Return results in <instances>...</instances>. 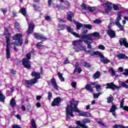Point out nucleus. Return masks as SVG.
<instances>
[{"mask_svg":"<svg viewBox=\"0 0 128 128\" xmlns=\"http://www.w3.org/2000/svg\"><path fill=\"white\" fill-rule=\"evenodd\" d=\"M70 104L71 109L72 110L73 112H78L79 116H86V118H90V116H92L90 113L82 112V111L79 110L78 109V101H76L74 99H73L70 102Z\"/></svg>","mask_w":128,"mask_h":128,"instance_id":"1","label":"nucleus"},{"mask_svg":"<svg viewBox=\"0 0 128 128\" xmlns=\"http://www.w3.org/2000/svg\"><path fill=\"white\" fill-rule=\"evenodd\" d=\"M32 76H34V78L31 80L30 81L26 80L25 84L27 88H30L32 84H34L36 82H38V80L40 78V74L39 72L34 71L32 74Z\"/></svg>","mask_w":128,"mask_h":128,"instance_id":"2","label":"nucleus"},{"mask_svg":"<svg viewBox=\"0 0 128 128\" xmlns=\"http://www.w3.org/2000/svg\"><path fill=\"white\" fill-rule=\"evenodd\" d=\"M4 36L6 38V56L7 58H10V38L12 36L8 33V31H5Z\"/></svg>","mask_w":128,"mask_h":128,"instance_id":"3","label":"nucleus"},{"mask_svg":"<svg viewBox=\"0 0 128 128\" xmlns=\"http://www.w3.org/2000/svg\"><path fill=\"white\" fill-rule=\"evenodd\" d=\"M67 30L68 32H70L75 38H82L83 42L84 40H88V36H88V34H86V32H88V30H86L82 32V33L80 34V36L78 33H76V32H74V30L72 28H70V26H68L67 27Z\"/></svg>","mask_w":128,"mask_h":128,"instance_id":"4","label":"nucleus"},{"mask_svg":"<svg viewBox=\"0 0 128 128\" xmlns=\"http://www.w3.org/2000/svg\"><path fill=\"white\" fill-rule=\"evenodd\" d=\"M86 36L88 39L84 40L83 42H84L85 44H88V48H92V45H90V44H92L94 42V40H92V36L98 37L100 36V33L98 32H94V33L88 34Z\"/></svg>","mask_w":128,"mask_h":128,"instance_id":"5","label":"nucleus"},{"mask_svg":"<svg viewBox=\"0 0 128 128\" xmlns=\"http://www.w3.org/2000/svg\"><path fill=\"white\" fill-rule=\"evenodd\" d=\"M22 35L20 34H15L13 36V40H16V42H12L11 43V44H13L14 46V50L16 52L18 50V49L16 48V46H22Z\"/></svg>","mask_w":128,"mask_h":128,"instance_id":"6","label":"nucleus"},{"mask_svg":"<svg viewBox=\"0 0 128 128\" xmlns=\"http://www.w3.org/2000/svg\"><path fill=\"white\" fill-rule=\"evenodd\" d=\"M82 44V40H76L72 42V44L74 46V50L76 52H80V50H84V52H86V46H80ZM80 46V47H78Z\"/></svg>","mask_w":128,"mask_h":128,"instance_id":"7","label":"nucleus"},{"mask_svg":"<svg viewBox=\"0 0 128 128\" xmlns=\"http://www.w3.org/2000/svg\"><path fill=\"white\" fill-rule=\"evenodd\" d=\"M30 53L29 52L27 54H26V58H24L22 60V64L26 68H30Z\"/></svg>","mask_w":128,"mask_h":128,"instance_id":"8","label":"nucleus"},{"mask_svg":"<svg viewBox=\"0 0 128 128\" xmlns=\"http://www.w3.org/2000/svg\"><path fill=\"white\" fill-rule=\"evenodd\" d=\"M118 17L116 18V20L114 22L115 24L120 28V30L124 31V26H122L120 24V20H122V12H118L117 14Z\"/></svg>","mask_w":128,"mask_h":128,"instance_id":"9","label":"nucleus"},{"mask_svg":"<svg viewBox=\"0 0 128 128\" xmlns=\"http://www.w3.org/2000/svg\"><path fill=\"white\" fill-rule=\"evenodd\" d=\"M102 6L104 8L106 12V13L110 12H111L112 10V4L110 2L104 3L102 4Z\"/></svg>","mask_w":128,"mask_h":128,"instance_id":"10","label":"nucleus"},{"mask_svg":"<svg viewBox=\"0 0 128 128\" xmlns=\"http://www.w3.org/2000/svg\"><path fill=\"white\" fill-rule=\"evenodd\" d=\"M66 120H70V117L68 116H72V118H74V113L72 112V108L70 107V106L68 105V106L66 108Z\"/></svg>","mask_w":128,"mask_h":128,"instance_id":"11","label":"nucleus"},{"mask_svg":"<svg viewBox=\"0 0 128 128\" xmlns=\"http://www.w3.org/2000/svg\"><path fill=\"white\" fill-rule=\"evenodd\" d=\"M74 24L76 26L77 30H80V28H86L88 30H92V26L90 24H84L76 21H74Z\"/></svg>","mask_w":128,"mask_h":128,"instance_id":"12","label":"nucleus"},{"mask_svg":"<svg viewBox=\"0 0 128 128\" xmlns=\"http://www.w3.org/2000/svg\"><path fill=\"white\" fill-rule=\"evenodd\" d=\"M86 53L89 54H90L92 56H100L101 58H104V56L102 55V52L98 51L94 52L92 50H88L86 51Z\"/></svg>","mask_w":128,"mask_h":128,"instance_id":"13","label":"nucleus"},{"mask_svg":"<svg viewBox=\"0 0 128 128\" xmlns=\"http://www.w3.org/2000/svg\"><path fill=\"white\" fill-rule=\"evenodd\" d=\"M34 24L32 22H30L28 24V28L27 31L28 34H32L34 29Z\"/></svg>","mask_w":128,"mask_h":128,"instance_id":"14","label":"nucleus"},{"mask_svg":"<svg viewBox=\"0 0 128 128\" xmlns=\"http://www.w3.org/2000/svg\"><path fill=\"white\" fill-rule=\"evenodd\" d=\"M120 86H118L115 85L114 84L112 83L107 84V86L106 87V88H111L112 90H120Z\"/></svg>","mask_w":128,"mask_h":128,"instance_id":"15","label":"nucleus"},{"mask_svg":"<svg viewBox=\"0 0 128 128\" xmlns=\"http://www.w3.org/2000/svg\"><path fill=\"white\" fill-rule=\"evenodd\" d=\"M118 110V108L116 107V106L115 104H112L111 108L109 110L110 112H112L113 116H114L115 118H116V110Z\"/></svg>","mask_w":128,"mask_h":128,"instance_id":"16","label":"nucleus"},{"mask_svg":"<svg viewBox=\"0 0 128 128\" xmlns=\"http://www.w3.org/2000/svg\"><path fill=\"white\" fill-rule=\"evenodd\" d=\"M119 42L121 46H124L126 48H128V42L126 38H120Z\"/></svg>","mask_w":128,"mask_h":128,"instance_id":"17","label":"nucleus"},{"mask_svg":"<svg viewBox=\"0 0 128 128\" xmlns=\"http://www.w3.org/2000/svg\"><path fill=\"white\" fill-rule=\"evenodd\" d=\"M60 102V98L58 97L54 100L52 102V106H58Z\"/></svg>","mask_w":128,"mask_h":128,"instance_id":"18","label":"nucleus"},{"mask_svg":"<svg viewBox=\"0 0 128 128\" xmlns=\"http://www.w3.org/2000/svg\"><path fill=\"white\" fill-rule=\"evenodd\" d=\"M51 84L53 86L54 90H58L60 87L58 86V84H56V79L54 78L51 79Z\"/></svg>","mask_w":128,"mask_h":128,"instance_id":"19","label":"nucleus"},{"mask_svg":"<svg viewBox=\"0 0 128 128\" xmlns=\"http://www.w3.org/2000/svg\"><path fill=\"white\" fill-rule=\"evenodd\" d=\"M107 34L108 36H109L112 38H116V32H114V31L112 29H108L107 30Z\"/></svg>","mask_w":128,"mask_h":128,"instance_id":"20","label":"nucleus"},{"mask_svg":"<svg viewBox=\"0 0 128 128\" xmlns=\"http://www.w3.org/2000/svg\"><path fill=\"white\" fill-rule=\"evenodd\" d=\"M35 38L36 40H46V37L43 36L42 34H40L38 33H35L34 34Z\"/></svg>","mask_w":128,"mask_h":128,"instance_id":"21","label":"nucleus"},{"mask_svg":"<svg viewBox=\"0 0 128 128\" xmlns=\"http://www.w3.org/2000/svg\"><path fill=\"white\" fill-rule=\"evenodd\" d=\"M96 84H98V82H91L90 85L89 84H87L85 88L86 90H89V92H92L93 90L92 88V86H94Z\"/></svg>","mask_w":128,"mask_h":128,"instance_id":"22","label":"nucleus"},{"mask_svg":"<svg viewBox=\"0 0 128 128\" xmlns=\"http://www.w3.org/2000/svg\"><path fill=\"white\" fill-rule=\"evenodd\" d=\"M116 58H118V60H128V57L126 56L125 54H119L116 56Z\"/></svg>","mask_w":128,"mask_h":128,"instance_id":"23","label":"nucleus"},{"mask_svg":"<svg viewBox=\"0 0 128 128\" xmlns=\"http://www.w3.org/2000/svg\"><path fill=\"white\" fill-rule=\"evenodd\" d=\"M124 98H122L120 102V108H122L124 110H126V112H128V106H124Z\"/></svg>","mask_w":128,"mask_h":128,"instance_id":"24","label":"nucleus"},{"mask_svg":"<svg viewBox=\"0 0 128 128\" xmlns=\"http://www.w3.org/2000/svg\"><path fill=\"white\" fill-rule=\"evenodd\" d=\"M76 124H77V126H81V128H88V126L84 124L80 121H76Z\"/></svg>","mask_w":128,"mask_h":128,"instance_id":"25","label":"nucleus"},{"mask_svg":"<svg viewBox=\"0 0 128 128\" xmlns=\"http://www.w3.org/2000/svg\"><path fill=\"white\" fill-rule=\"evenodd\" d=\"M10 106L12 108H14L16 106V100L14 98H12L10 101Z\"/></svg>","mask_w":128,"mask_h":128,"instance_id":"26","label":"nucleus"},{"mask_svg":"<svg viewBox=\"0 0 128 128\" xmlns=\"http://www.w3.org/2000/svg\"><path fill=\"white\" fill-rule=\"evenodd\" d=\"M100 76V71H97L93 76V78L94 80H96V78H98Z\"/></svg>","mask_w":128,"mask_h":128,"instance_id":"27","label":"nucleus"},{"mask_svg":"<svg viewBox=\"0 0 128 128\" xmlns=\"http://www.w3.org/2000/svg\"><path fill=\"white\" fill-rule=\"evenodd\" d=\"M4 100H6V96H4V94L0 91V102H4Z\"/></svg>","mask_w":128,"mask_h":128,"instance_id":"28","label":"nucleus"},{"mask_svg":"<svg viewBox=\"0 0 128 128\" xmlns=\"http://www.w3.org/2000/svg\"><path fill=\"white\" fill-rule=\"evenodd\" d=\"M119 84L122 86V88H128V84H126V83L120 81L119 82Z\"/></svg>","mask_w":128,"mask_h":128,"instance_id":"29","label":"nucleus"},{"mask_svg":"<svg viewBox=\"0 0 128 128\" xmlns=\"http://www.w3.org/2000/svg\"><path fill=\"white\" fill-rule=\"evenodd\" d=\"M30 122L32 126V128H36V120H34L32 119Z\"/></svg>","mask_w":128,"mask_h":128,"instance_id":"30","label":"nucleus"},{"mask_svg":"<svg viewBox=\"0 0 128 128\" xmlns=\"http://www.w3.org/2000/svg\"><path fill=\"white\" fill-rule=\"evenodd\" d=\"M102 59L101 60V62H102L103 64H108V62H110V60L108 59V58H104H104H102Z\"/></svg>","mask_w":128,"mask_h":128,"instance_id":"31","label":"nucleus"},{"mask_svg":"<svg viewBox=\"0 0 128 128\" xmlns=\"http://www.w3.org/2000/svg\"><path fill=\"white\" fill-rule=\"evenodd\" d=\"M107 102L108 104H110V102H112V101L114 100V98H112V95H110V96L107 98Z\"/></svg>","mask_w":128,"mask_h":128,"instance_id":"32","label":"nucleus"},{"mask_svg":"<svg viewBox=\"0 0 128 128\" xmlns=\"http://www.w3.org/2000/svg\"><path fill=\"white\" fill-rule=\"evenodd\" d=\"M58 76L62 82H64V78L62 77V74H60V72H58Z\"/></svg>","mask_w":128,"mask_h":128,"instance_id":"33","label":"nucleus"},{"mask_svg":"<svg viewBox=\"0 0 128 128\" xmlns=\"http://www.w3.org/2000/svg\"><path fill=\"white\" fill-rule=\"evenodd\" d=\"M113 128H128V126L126 127V126H124V125L116 124V125L113 126Z\"/></svg>","mask_w":128,"mask_h":128,"instance_id":"34","label":"nucleus"},{"mask_svg":"<svg viewBox=\"0 0 128 128\" xmlns=\"http://www.w3.org/2000/svg\"><path fill=\"white\" fill-rule=\"evenodd\" d=\"M83 124H90V120L88 118H84L82 120Z\"/></svg>","mask_w":128,"mask_h":128,"instance_id":"35","label":"nucleus"},{"mask_svg":"<svg viewBox=\"0 0 128 128\" xmlns=\"http://www.w3.org/2000/svg\"><path fill=\"white\" fill-rule=\"evenodd\" d=\"M88 10H89V12H94V10H96V7H88Z\"/></svg>","mask_w":128,"mask_h":128,"instance_id":"36","label":"nucleus"},{"mask_svg":"<svg viewBox=\"0 0 128 128\" xmlns=\"http://www.w3.org/2000/svg\"><path fill=\"white\" fill-rule=\"evenodd\" d=\"M98 48L102 50H106V46L104 45L100 44L98 46Z\"/></svg>","mask_w":128,"mask_h":128,"instance_id":"37","label":"nucleus"},{"mask_svg":"<svg viewBox=\"0 0 128 128\" xmlns=\"http://www.w3.org/2000/svg\"><path fill=\"white\" fill-rule=\"evenodd\" d=\"M94 86H95V88H96V90L98 92H100V90H102L100 86L98 85V83L95 84Z\"/></svg>","mask_w":128,"mask_h":128,"instance_id":"38","label":"nucleus"},{"mask_svg":"<svg viewBox=\"0 0 128 128\" xmlns=\"http://www.w3.org/2000/svg\"><path fill=\"white\" fill-rule=\"evenodd\" d=\"M76 70L78 71V74H80V72H82V68L78 67L77 66H76V70H74V72H76Z\"/></svg>","mask_w":128,"mask_h":128,"instance_id":"39","label":"nucleus"},{"mask_svg":"<svg viewBox=\"0 0 128 128\" xmlns=\"http://www.w3.org/2000/svg\"><path fill=\"white\" fill-rule=\"evenodd\" d=\"M20 12H21V14H23V16H26V8H22L20 10Z\"/></svg>","mask_w":128,"mask_h":128,"instance_id":"40","label":"nucleus"},{"mask_svg":"<svg viewBox=\"0 0 128 128\" xmlns=\"http://www.w3.org/2000/svg\"><path fill=\"white\" fill-rule=\"evenodd\" d=\"M48 98L49 100H50L52 98V94L50 92H48Z\"/></svg>","mask_w":128,"mask_h":128,"instance_id":"41","label":"nucleus"},{"mask_svg":"<svg viewBox=\"0 0 128 128\" xmlns=\"http://www.w3.org/2000/svg\"><path fill=\"white\" fill-rule=\"evenodd\" d=\"M82 66H86V68H90V64L86 62H84L82 63Z\"/></svg>","mask_w":128,"mask_h":128,"instance_id":"42","label":"nucleus"},{"mask_svg":"<svg viewBox=\"0 0 128 128\" xmlns=\"http://www.w3.org/2000/svg\"><path fill=\"white\" fill-rule=\"evenodd\" d=\"M113 8L114 10H120V7L116 4H113Z\"/></svg>","mask_w":128,"mask_h":128,"instance_id":"43","label":"nucleus"},{"mask_svg":"<svg viewBox=\"0 0 128 128\" xmlns=\"http://www.w3.org/2000/svg\"><path fill=\"white\" fill-rule=\"evenodd\" d=\"M36 47L38 48H44V46L42 44V42H38L37 45H36Z\"/></svg>","mask_w":128,"mask_h":128,"instance_id":"44","label":"nucleus"},{"mask_svg":"<svg viewBox=\"0 0 128 128\" xmlns=\"http://www.w3.org/2000/svg\"><path fill=\"white\" fill-rule=\"evenodd\" d=\"M110 72H111V74L112 76H115L116 75V72H114V68H110Z\"/></svg>","mask_w":128,"mask_h":128,"instance_id":"45","label":"nucleus"},{"mask_svg":"<svg viewBox=\"0 0 128 128\" xmlns=\"http://www.w3.org/2000/svg\"><path fill=\"white\" fill-rule=\"evenodd\" d=\"M100 93H98V94H94V98H98L99 96H100Z\"/></svg>","mask_w":128,"mask_h":128,"instance_id":"46","label":"nucleus"},{"mask_svg":"<svg viewBox=\"0 0 128 128\" xmlns=\"http://www.w3.org/2000/svg\"><path fill=\"white\" fill-rule=\"evenodd\" d=\"M45 20L48 22H50V20H52V18L50 16H45Z\"/></svg>","mask_w":128,"mask_h":128,"instance_id":"47","label":"nucleus"},{"mask_svg":"<svg viewBox=\"0 0 128 128\" xmlns=\"http://www.w3.org/2000/svg\"><path fill=\"white\" fill-rule=\"evenodd\" d=\"M102 22V20L100 19H96L94 21V24H100Z\"/></svg>","mask_w":128,"mask_h":128,"instance_id":"48","label":"nucleus"},{"mask_svg":"<svg viewBox=\"0 0 128 128\" xmlns=\"http://www.w3.org/2000/svg\"><path fill=\"white\" fill-rule=\"evenodd\" d=\"M15 28L18 30L20 28V24L18 22L15 23Z\"/></svg>","mask_w":128,"mask_h":128,"instance_id":"49","label":"nucleus"},{"mask_svg":"<svg viewBox=\"0 0 128 128\" xmlns=\"http://www.w3.org/2000/svg\"><path fill=\"white\" fill-rule=\"evenodd\" d=\"M12 128H22V127H20V126L18 124H14V125H12Z\"/></svg>","mask_w":128,"mask_h":128,"instance_id":"50","label":"nucleus"},{"mask_svg":"<svg viewBox=\"0 0 128 128\" xmlns=\"http://www.w3.org/2000/svg\"><path fill=\"white\" fill-rule=\"evenodd\" d=\"M1 10L2 12H3L4 14H6V8H2L1 9Z\"/></svg>","mask_w":128,"mask_h":128,"instance_id":"51","label":"nucleus"},{"mask_svg":"<svg viewBox=\"0 0 128 128\" xmlns=\"http://www.w3.org/2000/svg\"><path fill=\"white\" fill-rule=\"evenodd\" d=\"M81 8L83 10H84L86 8V5H84V4H82L81 6Z\"/></svg>","mask_w":128,"mask_h":128,"instance_id":"52","label":"nucleus"},{"mask_svg":"<svg viewBox=\"0 0 128 128\" xmlns=\"http://www.w3.org/2000/svg\"><path fill=\"white\" fill-rule=\"evenodd\" d=\"M60 30H62L64 29V25L61 24L59 26Z\"/></svg>","mask_w":128,"mask_h":128,"instance_id":"53","label":"nucleus"},{"mask_svg":"<svg viewBox=\"0 0 128 128\" xmlns=\"http://www.w3.org/2000/svg\"><path fill=\"white\" fill-rule=\"evenodd\" d=\"M98 124H100V126H106V124H104V122H102V121H98Z\"/></svg>","mask_w":128,"mask_h":128,"instance_id":"54","label":"nucleus"},{"mask_svg":"<svg viewBox=\"0 0 128 128\" xmlns=\"http://www.w3.org/2000/svg\"><path fill=\"white\" fill-rule=\"evenodd\" d=\"M72 86V88H76V82H73L71 84Z\"/></svg>","mask_w":128,"mask_h":128,"instance_id":"55","label":"nucleus"},{"mask_svg":"<svg viewBox=\"0 0 128 128\" xmlns=\"http://www.w3.org/2000/svg\"><path fill=\"white\" fill-rule=\"evenodd\" d=\"M68 20L70 22L72 21V15H68Z\"/></svg>","mask_w":128,"mask_h":128,"instance_id":"56","label":"nucleus"},{"mask_svg":"<svg viewBox=\"0 0 128 128\" xmlns=\"http://www.w3.org/2000/svg\"><path fill=\"white\" fill-rule=\"evenodd\" d=\"M21 109L23 112H26V106L24 105H22L21 106Z\"/></svg>","mask_w":128,"mask_h":128,"instance_id":"57","label":"nucleus"},{"mask_svg":"<svg viewBox=\"0 0 128 128\" xmlns=\"http://www.w3.org/2000/svg\"><path fill=\"white\" fill-rule=\"evenodd\" d=\"M59 22H65L66 20H64V19L60 18H59Z\"/></svg>","mask_w":128,"mask_h":128,"instance_id":"58","label":"nucleus"},{"mask_svg":"<svg viewBox=\"0 0 128 128\" xmlns=\"http://www.w3.org/2000/svg\"><path fill=\"white\" fill-rule=\"evenodd\" d=\"M70 64V61L66 59L64 62V64Z\"/></svg>","mask_w":128,"mask_h":128,"instance_id":"59","label":"nucleus"},{"mask_svg":"<svg viewBox=\"0 0 128 128\" xmlns=\"http://www.w3.org/2000/svg\"><path fill=\"white\" fill-rule=\"evenodd\" d=\"M125 72L123 73L124 74V76H126V74L128 76V70H125Z\"/></svg>","mask_w":128,"mask_h":128,"instance_id":"60","label":"nucleus"},{"mask_svg":"<svg viewBox=\"0 0 128 128\" xmlns=\"http://www.w3.org/2000/svg\"><path fill=\"white\" fill-rule=\"evenodd\" d=\"M40 98H42V96H36V100H40Z\"/></svg>","mask_w":128,"mask_h":128,"instance_id":"61","label":"nucleus"},{"mask_svg":"<svg viewBox=\"0 0 128 128\" xmlns=\"http://www.w3.org/2000/svg\"><path fill=\"white\" fill-rule=\"evenodd\" d=\"M52 2V0H48V6H50Z\"/></svg>","mask_w":128,"mask_h":128,"instance_id":"62","label":"nucleus"},{"mask_svg":"<svg viewBox=\"0 0 128 128\" xmlns=\"http://www.w3.org/2000/svg\"><path fill=\"white\" fill-rule=\"evenodd\" d=\"M36 106H37V108H40V103L37 102L36 104Z\"/></svg>","mask_w":128,"mask_h":128,"instance_id":"63","label":"nucleus"},{"mask_svg":"<svg viewBox=\"0 0 128 128\" xmlns=\"http://www.w3.org/2000/svg\"><path fill=\"white\" fill-rule=\"evenodd\" d=\"M119 70H120V72H122L124 70V68H122V67H120Z\"/></svg>","mask_w":128,"mask_h":128,"instance_id":"64","label":"nucleus"}]
</instances>
